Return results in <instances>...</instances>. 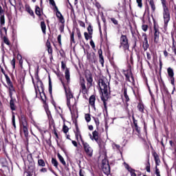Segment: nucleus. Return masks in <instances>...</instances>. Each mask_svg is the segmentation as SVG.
I'll use <instances>...</instances> for the list:
<instances>
[{"label":"nucleus","mask_w":176,"mask_h":176,"mask_svg":"<svg viewBox=\"0 0 176 176\" xmlns=\"http://www.w3.org/2000/svg\"><path fill=\"white\" fill-rule=\"evenodd\" d=\"M63 86L65 89L66 98H67V105L70 111V112H72V110L75 109V107H76V98L74 97V95L72 94V92H71V89L69 88H67L65 87V84L64 82L61 81Z\"/></svg>","instance_id":"f257e3e1"},{"label":"nucleus","mask_w":176,"mask_h":176,"mask_svg":"<svg viewBox=\"0 0 176 176\" xmlns=\"http://www.w3.org/2000/svg\"><path fill=\"white\" fill-rule=\"evenodd\" d=\"M99 87L102 93L101 96L102 101L104 102V107L107 108V104L105 103V98H108V91L109 87H108V80L105 78L99 79L98 81Z\"/></svg>","instance_id":"f03ea898"},{"label":"nucleus","mask_w":176,"mask_h":176,"mask_svg":"<svg viewBox=\"0 0 176 176\" xmlns=\"http://www.w3.org/2000/svg\"><path fill=\"white\" fill-rule=\"evenodd\" d=\"M163 8V19H164V28L167 29L168 22L170 21V11L168 7L166 5V0H161Z\"/></svg>","instance_id":"7ed1b4c3"},{"label":"nucleus","mask_w":176,"mask_h":176,"mask_svg":"<svg viewBox=\"0 0 176 176\" xmlns=\"http://www.w3.org/2000/svg\"><path fill=\"white\" fill-rule=\"evenodd\" d=\"M120 47L122 48L123 50H129V38H127V36L122 35L120 37Z\"/></svg>","instance_id":"20e7f679"},{"label":"nucleus","mask_w":176,"mask_h":176,"mask_svg":"<svg viewBox=\"0 0 176 176\" xmlns=\"http://www.w3.org/2000/svg\"><path fill=\"white\" fill-rule=\"evenodd\" d=\"M21 130L24 133L25 137H28V123H27V119L25 118H21Z\"/></svg>","instance_id":"39448f33"},{"label":"nucleus","mask_w":176,"mask_h":176,"mask_svg":"<svg viewBox=\"0 0 176 176\" xmlns=\"http://www.w3.org/2000/svg\"><path fill=\"white\" fill-rule=\"evenodd\" d=\"M89 89H90V87H86V84L85 82V78H80V93H82V94H87L89 93Z\"/></svg>","instance_id":"423d86ee"},{"label":"nucleus","mask_w":176,"mask_h":176,"mask_svg":"<svg viewBox=\"0 0 176 176\" xmlns=\"http://www.w3.org/2000/svg\"><path fill=\"white\" fill-rule=\"evenodd\" d=\"M82 146H84V150L87 156L91 157L93 156V148L90 146V145L87 142H82Z\"/></svg>","instance_id":"0eeeda50"},{"label":"nucleus","mask_w":176,"mask_h":176,"mask_svg":"<svg viewBox=\"0 0 176 176\" xmlns=\"http://www.w3.org/2000/svg\"><path fill=\"white\" fill-rule=\"evenodd\" d=\"M85 78L88 82L87 85L89 87H91V86H93V76H91V73L89 72L88 73L86 72Z\"/></svg>","instance_id":"6e6552de"},{"label":"nucleus","mask_w":176,"mask_h":176,"mask_svg":"<svg viewBox=\"0 0 176 176\" xmlns=\"http://www.w3.org/2000/svg\"><path fill=\"white\" fill-rule=\"evenodd\" d=\"M4 10L2 8V6H0V25L1 27H3L5 25V14Z\"/></svg>","instance_id":"1a4fd4ad"},{"label":"nucleus","mask_w":176,"mask_h":176,"mask_svg":"<svg viewBox=\"0 0 176 176\" xmlns=\"http://www.w3.org/2000/svg\"><path fill=\"white\" fill-rule=\"evenodd\" d=\"M154 42L155 43H159V36L160 35V32H159V29L156 28V25H154Z\"/></svg>","instance_id":"9d476101"},{"label":"nucleus","mask_w":176,"mask_h":176,"mask_svg":"<svg viewBox=\"0 0 176 176\" xmlns=\"http://www.w3.org/2000/svg\"><path fill=\"white\" fill-rule=\"evenodd\" d=\"M124 76L126 78V80H129V82H132L134 80V77H133V74L131 73V70H127L124 72ZM131 79V80H130Z\"/></svg>","instance_id":"9b49d317"},{"label":"nucleus","mask_w":176,"mask_h":176,"mask_svg":"<svg viewBox=\"0 0 176 176\" xmlns=\"http://www.w3.org/2000/svg\"><path fill=\"white\" fill-rule=\"evenodd\" d=\"M91 140H92V141H94V140L98 142V132L97 131H94L92 133V135L91 133L89 134Z\"/></svg>","instance_id":"f8f14e48"},{"label":"nucleus","mask_w":176,"mask_h":176,"mask_svg":"<svg viewBox=\"0 0 176 176\" xmlns=\"http://www.w3.org/2000/svg\"><path fill=\"white\" fill-rule=\"evenodd\" d=\"M102 171L104 173V174H109V173H111V168L109 167V164H103Z\"/></svg>","instance_id":"ddd939ff"},{"label":"nucleus","mask_w":176,"mask_h":176,"mask_svg":"<svg viewBox=\"0 0 176 176\" xmlns=\"http://www.w3.org/2000/svg\"><path fill=\"white\" fill-rule=\"evenodd\" d=\"M65 78L67 82V83H69V80L71 79V74L69 73V69L66 68L65 71Z\"/></svg>","instance_id":"4468645a"},{"label":"nucleus","mask_w":176,"mask_h":176,"mask_svg":"<svg viewBox=\"0 0 176 176\" xmlns=\"http://www.w3.org/2000/svg\"><path fill=\"white\" fill-rule=\"evenodd\" d=\"M34 87H35L36 94H38V89H39V87H41L42 90H43V83L38 80L37 81V88L35 85H34Z\"/></svg>","instance_id":"2eb2a0df"},{"label":"nucleus","mask_w":176,"mask_h":176,"mask_svg":"<svg viewBox=\"0 0 176 176\" xmlns=\"http://www.w3.org/2000/svg\"><path fill=\"white\" fill-rule=\"evenodd\" d=\"M46 46L47 47V52H48L49 54H53V49L52 48V45L50 44V41H47Z\"/></svg>","instance_id":"dca6fc26"},{"label":"nucleus","mask_w":176,"mask_h":176,"mask_svg":"<svg viewBox=\"0 0 176 176\" xmlns=\"http://www.w3.org/2000/svg\"><path fill=\"white\" fill-rule=\"evenodd\" d=\"M148 47H149V44L148 43V38L146 36L144 37V41L143 43V49L144 50H148Z\"/></svg>","instance_id":"f3484780"},{"label":"nucleus","mask_w":176,"mask_h":176,"mask_svg":"<svg viewBox=\"0 0 176 176\" xmlns=\"http://www.w3.org/2000/svg\"><path fill=\"white\" fill-rule=\"evenodd\" d=\"M167 73L169 78H174V70L171 67L167 69Z\"/></svg>","instance_id":"a211bd4d"},{"label":"nucleus","mask_w":176,"mask_h":176,"mask_svg":"<svg viewBox=\"0 0 176 176\" xmlns=\"http://www.w3.org/2000/svg\"><path fill=\"white\" fill-rule=\"evenodd\" d=\"M96 104V96H91L90 98H89V104L91 106V107H94Z\"/></svg>","instance_id":"6ab92c4d"},{"label":"nucleus","mask_w":176,"mask_h":176,"mask_svg":"<svg viewBox=\"0 0 176 176\" xmlns=\"http://www.w3.org/2000/svg\"><path fill=\"white\" fill-rule=\"evenodd\" d=\"M148 3L151 6L153 12H155V10H156V6L155 5L153 0H148Z\"/></svg>","instance_id":"aec40b11"},{"label":"nucleus","mask_w":176,"mask_h":176,"mask_svg":"<svg viewBox=\"0 0 176 176\" xmlns=\"http://www.w3.org/2000/svg\"><path fill=\"white\" fill-rule=\"evenodd\" d=\"M124 98H125L126 102H129L130 101V98H129V95H127V89H124Z\"/></svg>","instance_id":"412c9836"},{"label":"nucleus","mask_w":176,"mask_h":176,"mask_svg":"<svg viewBox=\"0 0 176 176\" xmlns=\"http://www.w3.org/2000/svg\"><path fill=\"white\" fill-rule=\"evenodd\" d=\"M41 28L43 34H46V24L45 21H41Z\"/></svg>","instance_id":"4be33fe9"},{"label":"nucleus","mask_w":176,"mask_h":176,"mask_svg":"<svg viewBox=\"0 0 176 176\" xmlns=\"http://www.w3.org/2000/svg\"><path fill=\"white\" fill-rule=\"evenodd\" d=\"M10 105L12 111H16V106H14V100L12 98L10 101Z\"/></svg>","instance_id":"5701e85b"},{"label":"nucleus","mask_w":176,"mask_h":176,"mask_svg":"<svg viewBox=\"0 0 176 176\" xmlns=\"http://www.w3.org/2000/svg\"><path fill=\"white\" fill-rule=\"evenodd\" d=\"M58 157L60 163H62V164H63V166H65L67 164V163L65 162V160H64V157H63V156H61V155H60V153H58Z\"/></svg>","instance_id":"b1692460"},{"label":"nucleus","mask_w":176,"mask_h":176,"mask_svg":"<svg viewBox=\"0 0 176 176\" xmlns=\"http://www.w3.org/2000/svg\"><path fill=\"white\" fill-rule=\"evenodd\" d=\"M154 159L155 161V164L157 166H159V164L160 163V159L159 158V155H157V154H154Z\"/></svg>","instance_id":"393cba45"},{"label":"nucleus","mask_w":176,"mask_h":176,"mask_svg":"<svg viewBox=\"0 0 176 176\" xmlns=\"http://www.w3.org/2000/svg\"><path fill=\"white\" fill-rule=\"evenodd\" d=\"M138 109L142 113H144V104L142 103H139L138 104Z\"/></svg>","instance_id":"a878e982"},{"label":"nucleus","mask_w":176,"mask_h":176,"mask_svg":"<svg viewBox=\"0 0 176 176\" xmlns=\"http://www.w3.org/2000/svg\"><path fill=\"white\" fill-rule=\"evenodd\" d=\"M26 12L30 14V16H34V11L31 10L30 6H26Z\"/></svg>","instance_id":"bb28decb"},{"label":"nucleus","mask_w":176,"mask_h":176,"mask_svg":"<svg viewBox=\"0 0 176 176\" xmlns=\"http://www.w3.org/2000/svg\"><path fill=\"white\" fill-rule=\"evenodd\" d=\"M5 78H6V83L8 85V86L9 85H12V80H10V78L9 77V76H8V74H5Z\"/></svg>","instance_id":"cd10ccee"},{"label":"nucleus","mask_w":176,"mask_h":176,"mask_svg":"<svg viewBox=\"0 0 176 176\" xmlns=\"http://www.w3.org/2000/svg\"><path fill=\"white\" fill-rule=\"evenodd\" d=\"M56 17H58V19H60V21H63V20H64V17L63 16V14H61V12H60V11H56Z\"/></svg>","instance_id":"c85d7f7f"},{"label":"nucleus","mask_w":176,"mask_h":176,"mask_svg":"<svg viewBox=\"0 0 176 176\" xmlns=\"http://www.w3.org/2000/svg\"><path fill=\"white\" fill-rule=\"evenodd\" d=\"M52 163L53 166H54V167H56V168H57V167H58V162H57V160L52 158Z\"/></svg>","instance_id":"c756f323"},{"label":"nucleus","mask_w":176,"mask_h":176,"mask_svg":"<svg viewBox=\"0 0 176 176\" xmlns=\"http://www.w3.org/2000/svg\"><path fill=\"white\" fill-rule=\"evenodd\" d=\"M9 87V90H10V97L12 98V93H13V91H14V87H13V84L11 85H8Z\"/></svg>","instance_id":"7c9ffc66"},{"label":"nucleus","mask_w":176,"mask_h":176,"mask_svg":"<svg viewBox=\"0 0 176 176\" xmlns=\"http://www.w3.org/2000/svg\"><path fill=\"white\" fill-rule=\"evenodd\" d=\"M12 126L16 129V118L14 116V113L12 112Z\"/></svg>","instance_id":"2f4dec72"},{"label":"nucleus","mask_w":176,"mask_h":176,"mask_svg":"<svg viewBox=\"0 0 176 176\" xmlns=\"http://www.w3.org/2000/svg\"><path fill=\"white\" fill-rule=\"evenodd\" d=\"M169 144L172 149H175V151H176V142H173V140H170Z\"/></svg>","instance_id":"473e14b6"},{"label":"nucleus","mask_w":176,"mask_h":176,"mask_svg":"<svg viewBox=\"0 0 176 176\" xmlns=\"http://www.w3.org/2000/svg\"><path fill=\"white\" fill-rule=\"evenodd\" d=\"M35 13L37 16H41V8L39 6H36Z\"/></svg>","instance_id":"72a5a7b5"},{"label":"nucleus","mask_w":176,"mask_h":176,"mask_svg":"<svg viewBox=\"0 0 176 176\" xmlns=\"http://www.w3.org/2000/svg\"><path fill=\"white\" fill-rule=\"evenodd\" d=\"M85 118L87 123H89V122H90V120H91V118L90 117V114H89V113H87L85 115Z\"/></svg>","instance_id":"f704fd0d"},{"label":"nucleus","mask_w":176,"mask_h":176,"mask_svg":"<svg viewBox=\"0 0 176 176\" xmlns=\"http://www.w3.org/2000/svg\"><path fill=\"white\" fill-rule=\"evenodd\" d=\"M38 166H41V167H45V161H43V160H38Z\"/></svg>","instance_id":"c9c22d12"},{"label":"nucleus","mask_w":176,"mask_h":176,"mask_svg":"<svg viewBox=\"0 0 176 176\" xmlns=\"http://www.w3.org/2000/svg\"><path fill=\"white\" fill-rule=\"evenodd\" d=\"M84 36L86 41H89L90 38H91V35H90L88 32H86L84 33Z\"/></svg>","instance_id":"e433bc0d"},{"label":"nucleus","mask_w":176,"mask_h":176,"mask_svg":"<svg viewBox=\"0 0 176 176\" xmlns=\"http://www.w3.org/2000/svg\"><path fill=\"white\" fill-rule=\"evenodd\" d=\"M124 167H125V168H126V170H128V171H129V173L134 171V170L133 168H131V167H130V166H129V164H127L126 163H124Z\"/></svg>","instance_id":"4c0bfd02"},{"label":"nucleus","mask_w":176,"mask_h":176,"mask_svg":"<svg viewBox=\"0 0 176 176\" xmlns=\"http://www.w3.org/2000/svg\"><path fill=\"white\" fill-rule=\"evenodd\" d=\"M87 31L90 35H93V27H91V25H89Z\"/></svg>","instance_id":"58836bf2"},{"label":"nucleus","mask_w":176,"mask_h":176,"mask_svg":"<svg viewBox=\"0 0 176 176\" xmlns=\"http://www.w3.org/2000/svg\"><path fill=\"white\" fill-rule=\"evenodd\" d=\"M3 42L6 43V45H8L9 46L10 45V42L9 41V38H7L6 36L3 37Z\"/></svg>","instance_id":"ea45409f"},{"label":"nucleus","mask_w":176,"mask_h":176,"mask_svg":"<svg viewBox=\"0 0 176 176\" xmlns=\"http://www.w3.org/2000/svg\"><path fill=\"white\" fill-rule=\"evenodd\" d=\"M93 119H94L97 127H98V126H100V120L98 119V118L93 117Z\"/></svg>","instance_id":"a19ab883"},{"label":"nucleus","mask_w":176,"mask_h":176,"mask_svg":"<svg viewBox=\"0 0 176 176\" xmlns=\"http://www.w3.org/2000/svg\"><path fill=\"white\" fill-rule=\"evenodd\" d=\"M99 62L102 65V67H104V56H99Z\"/></svg>","instance_id":"79ce46f5"},{"label":"nucleus","mask_w":176,"mask_h":176,"mask_svg":"<svg viewBox=\"0 0 176 176\" xmlns=\"http://www.w3.org/2000/svg\"><path fill=\"white\" fill-rule=\"evenodd\" d=\"M169 79L171 85H173V86H175V78L174 77H169Z\"/></svg>","instance_id":"37998d69"},{"label":"nucleus","mask_w":176,"mask_h":176,"mask_svg":"<svg viewBox=\"0 0 176 176\" xmlns=\"http://www.w3.org/2000/svg\"><path fill=\"white\" fill-rule=\"evenodd\" d=\"M63 130V133H65V134H67V133L69 131V129H68V126H67L66 125H64Z\"/></svg>","instance_id":"c03bdc74"},{"label":"nucleus","mask_w":176,"mask_h":176,"mask_svg":"<svg viewBox=\"0 0 176 176\" xmlns=\"http://www.w3.org/2000/svg\"><path fill=\"white\" fill-rule=\"evenodd\" d=\"M112 147L113 149H120V146L119 144H116L115 143H113L112 144Z\"/></svg>","instance_id":"a18cd8bd"},{"label":"nucleus","mask_w":176,"mask_h":176,"mask_svg":"<svg viewBox=\"0 0 176 176\" xmlns=\"http://www.w3.org/2000/svg\"><path fill=\"white\" fill-rule=\"evenodd\" d=\"M9 2L12 6H14V8H16V0H9Z\"/></svg>","instance_id":"49530a36"},{"label":"nucleus","mask_w":176,"mask_h":176,"mask_svg":"<svg viewBox=\"0 0 176 176\" xmlns=\"http://www.w3.org/2000/svg\"><path fill=\"white\" fill-rule=\"evenodd\" d=\"M136 2L139 8H142V0H136Z\"/></svg>","instance_id":"de8ad7c7"},{"label":"nucleus","mask_w":176,"mask_h":176,"mask_svg":"<svg viewBox=\"0 0 176 176\" xmlns=\"http://www.w3.org/2000/svg\"><path fill=\"white\" fill-rule=\"evenodd\" d=\"M80 176H86V173L82 169H80L79 171Z\"/></svg>","instance_id":"09e8293b"},{"label":"nucleus","mask_w":176,"mask_h":176,"mask_svg":"<svg viewBox=\"0 0 176 176\" xmlns=\"http://www.w3.org/2000/svg\"><path fill=\"white\" fill-rule=\"evenodd\" d=\"M11 65H12L13 68H16V59H14V58H13L12 60Z\"/></svg>","instance_id":"8fccbe9b"},{"label":"nucleus","mask_w":176,"mask_h":176,"mask_svg":"<svg viewBox=\"0 0 176 176\" xmlns=\"http://www.w3.org/2000/svg\"><path fill=\"white\" fill-rule=\"evenodd\" d=\"M111 21H112L113 23L115 24V25H118V20H116L115 18H111Z\"/></svg>","instance_id":"3c124183"},{"label":"nucleus","mask_w":176,"mask_h":176,"mask_svg":"<svg viewBox=\"0 0 176 176\" xmlns=\"http://www.w3.org/2000/svg\"><path fill=\"white\" fill-rule=\"evenodd\" d=\"M78 24L80 25V27H82L83 28H85V27H86L85 22H83L82 21H78Z\"/></svg>","instance_id":"603ef678"},{"label":"nucleus","mask_w":176,"mask_h":176,"mask_svg":"<svg viewBox=\"0 0 176 176\" xmlns=\"http://www.w3.org/2000/svg\"><path fill=\"white\" fill-rule=\"evenodd\" d=\"M155 175L160 176V170L157 168V166L155 167Z\"/></svg>","instance_id":"864d4df0"},{"label":"nucleus","mask_w":176,"mask_h":176,"mask_svg":"<svg viewBox=\"0 0 176 176\" xmlns=\"http://www.w3.org/2000/svg\"><path fill=\"white\" fill-rule=\"evenodd\" d=\"M142 30H143L144 32H146V31H148V26L146 25H142Z\"/></svg>","instance_id":"5fc2aeb1"},{"label":"nucleus","mask_w":176,"mask_h":176,"mask_svg":"<svg viewBox=\"0 0 176 176\" xmlns=\"http://www.w3.org/2000/svg\"><path fill=\"white\" fill-rule=\"evenodd\" d=\"M76 137L78 138V137H80V138H82V135H80V132L79 131V129L77 128V132L76 133Z\"/></svg>","instance_id":"6e6d98bb"},{"label":"nucleus","mask_w":176,"mask_h":176,"mask_svg":"<svg viewBox=\"0 0 176 176\" xmlns=\"http://www.w3.org/2000/svg\"><path fill=\"white\" fill-rule=\"evenodd\" d=\"M52 80H49V91L50 93H52Z\"/></svg>","instance_id":"4d7b16f0"},{"label":"nucleus","mask_w":176,"mask_h":176,"mask_svg":"<svg viewBox=\"0 0 176 176\" xmlns=\"http://www.w3.org/2000/svg\"><path fill=\"white\" fill-rule=\"evenodd\" d=\"M146 170L147 173H151V165H150L149 162H148V165H147L146 167Z\"/></svg>","instance_id":"13d9d810"},{"label":"nucleus","mask_w":176,"mask_h":176,"mask_svg":"<svg viewBox=\"0 0 176 176\" xmlns=\"http://www.w3.org/2000/svg\"><path fill=\"white\" fill-rule=\"evenodd\" d=\"M77 35L79 39L82 38V34H80V30H77Z\"/></svg>","instance_id":"bf43d9fd"},{"label":"nucleus","mask_w":176,"mask_h":176,"mask_svg":"<svg viewBox=\"0 0 176 176\" xmlns=\"http://www.w3.org/2000/svg\"><path fill=\"white\" fill-rule=\"evenodd\" d=\"M50 5L52 6H56V2H54V0H49Z\"/></svg>","instance_id":"052dcab7"},{"label":"nucleus","mask_w":176,"mask_h":176,"mask_svg":"<svg viewBox=\"0 0 176 176\" xmlns=\"http://www.w3.org/2000/svg\"><path fill=\"white\" fill-rule=\"evenodd\" d=\"M65 67H67V65L64 63L63 61L61 62V68L62 69H65Z\"/></svg>","instance_id":"680f3d73"},{"label":"nucleus","mask_w":176,"mask_h":176,"mask_svg":"<svg viewBox=\"0 0 176 176\" xmlns=\"http://www.w3.org/2000/svg\"><path fill=\"white\" fill-rule=\"evenodd\" d=\"M71 41L72 42H74V43H75V38L74 36V32H72V35H71Z\"/></svg>","instance_id":"e2e57ef3"},{"label":"nucleus","mask_w":176,"mask_h":176,"mask_svg":"<svg viewBox=\"0 0 176 176\" xmlns=\"http://www.w3.org/2000/svg\"><path fill=\"white\" fill-rule=\"evenodd\" d=\"M72 143L73 144L74 146H78V142H76V141L72 140Z\"/></svg>","instance_id":"0e129e2a"},{"label":"nucleus","mask_w":176,"mask_h":176,"mask_svg":"<svg viewBox=\"0 0 176 176\" xmlns=\"http://www.w3.org/2000/svg\"><path fill=\"white\" fill-rule=\"evenodd\" d=\"M90 45L94 49L96 47V45L94 44V42L93 41H90Z\"/></svg>","instance_id":"69168bd1"},{"label":"nucleus","mask_w":176,"mask_h":176,"mask_svg":"<svg viewBox=\"0 0 176 176\" xmlns=\"http://www.w3.org/2000/svg\"><path fill=\"white\" fill-rule=\"evenodd\" d=\"M146 56H147V59L151 60V54H149V52H146Z\"/></svg>","instance_id":"338daca9"},{"label":"nucleus","mask_w":176,"mask_h":176,"mask_svg":"<svg viewBox=\"0 0 176 176\" xmlns=\"http://www.w3.org/2000/svg\"><path fill=\"white\" fill-rule=\"evenodd\" d=\"M131 176H137V175L135 174V173H134V170H133L132 172H131Z\"/></svg>","instance_id":"774afa93"}]
</instances>
